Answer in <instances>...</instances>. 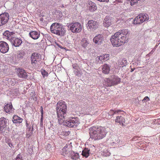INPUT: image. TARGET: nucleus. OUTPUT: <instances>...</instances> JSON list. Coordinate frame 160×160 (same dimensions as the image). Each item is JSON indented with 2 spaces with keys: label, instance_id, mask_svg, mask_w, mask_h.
<instances>
[{
  "label": "nucleus",
  "instance_id": "4468645a",
  "mask_svg": "<svg viewBox=\"0 0 160 160\" xmlns=\"http://www.w3.org/2000/svg\"><path fill=\"white\" fill-rule=\"evenodd\" d=\"M73 72L75 75L78 77H80L82 72L81 69L77 64H74L72 65Z\"/></svg>",
  "mask_w": 160,
  "mask_h": 160
},
{
  "label": "nucleus",
  "instance_id": "aec40b11",
  "mask_svg": "<svg viewBox=\"0 0 160 160\" xmlns=\"http://www.w3.org/2000/svg\"><path fill=\"white\" fill-rule=\"evenodd\" d=\"M112 21L111 18V17L109 16H106L105 17L103 21L104 25L105 27H108L112 24Z\"/></svg>",
  "mask_w": 160,
  "mask_h": 160
},
{
  "label": "nucleus",
  "instance_id": "39448f33",
  "mask_svg": "<svg viewBox=\"0 0 160 160\" xmlns=\"http://www.w3.org/2000/svg\"><path fill=\"white\" fill-rule=\"evenodd\" d=\"M80 123L77 118H72L68 120H63L62 123L63 125L69 127H76Z\"/></svg>",
  "mask_w": 160,
  "mask_h": 160
},
{
  "label": "nucleus",
  "instance_id": "6ab92c4d",
  "mask_svg": "<svg viewBox=\"0 0 160 160\" xmlns=\"http://www.w3.org/2000/svg\"><path fill=\"white\" fill-rule=\"evenodd\" d=\"M4 110L7 113H12L14 112V109L11 103L7 104L4 107Z\"/></svg>",
  "mask_w": 160,
  "mask_h": 160
},
{
  "label": "nucleus",
  "instance_id": "4be33fe9",
  "mask_svg": "<svg viewBox=\"0 0 160 160\" xmlns=\"http://www.w3.org/2000/svg\"><path fill=\"white\" fill-rule=\"evenodd\" d=\"M29 35L30 37L35 40L38 39L40 36L39 32L36 31H32L30 32L29 33Z\"/></svg>",
  "mask_w": 160,
  "mask_h": 160
},
{
  "label": "nucleus",
  "instance_id": "49530a36",
  "mask_svg": "<svg viewBox=\"0 0 160 160\" xmlns=\"http://www.w3.org/2000/svg\"><path fill=\"white\" fill-rule=\"evenodd\" d=\"M10 146H12V144H10Z\"/></svg>",
  "mask_w": 160,
  "mask_h": 160
},
{
  "label": "nucleus",
  "instance_id": "f8f14e48",
  "mask_svg": "<svg viewBox=\"0 0 160 160\" xmlns=\"http://www.w3.org/2000/svg\"><path fill=\"white\" fill-rule=\"evenodd\" d=\"M9 19L8 13L5 12L0 15V26L6 24Z\"/></svg>",
  "mask_w": 160,
  "mask_h": 160
},
{
  "label": "nucleus",
  "instance_id": "a19ab883",
  "mask_svg": "<svg viewBox=\"0 0 160 160\" xmlns=\"http://www.w3.org/2000/svg\"><path fill=\"white\" fill-rule=\"evenodd\" d=\"M157 122H158V123H159V124H160V118L157 119Z\"/></svg>",
  "mask_w": 160,
  "mask_h": 160
},
{
  "label": "nucleus",
  "instance_id": "cd10ccee",
  "mask_svg": "<svg viewBox=\"0 0 160 160\" xmlns=\"http://www.w3.org/2000/svg\"><path fill=\"white\" fill-rule=\"evenodd\" d=\"M117 122L119 123L120 124L122 125L125 122L124 118L122 116H118L115 120Z\"/></svg>",
  "mask_w": 160,
  "mask_h": 160
},
{
  "label": "nucleus",
  "instance_id": "a878e982",
  "mask_svg": "<svg viewBox=\"0 0 160 160\" xmlns=\"http://www.w3.org/2000/svg\"><path fill=\"white\" fill-rule=\"evenodd\" d=\"M102 72L103 73L108 74L110 70V66L107 64H105L102 66Z\"/></svg>",
  "mask_w": 160,
  "mask_h": 160
},
{
  "label": "nucleus",
  "instance_id": "4c0bfd02",
  "mask_svg": "<svg viewBox=\"0 0 160 160\" xmlns=\"http://www.w3.org/2000/svg\"><path fill=\"white\" fill-rule=\"evenodd\" d=\"M43 118V116H42V115H41V118H40V124H42Z\"/></svg>",
  "mask_w": 160,
  "mask_h": 160
},
{
  "label": "nucleus",
  "instance_id": "8fccbe9b",
  "mask_svg": "<svg viewBox=\"0 0 160 160\" xmlns=\"http://www.w3.org/2000/svg\"><path fill=\"white\" fill-rule=\"evenodd\" d=\"M133 71V70H132V72Z\"/></svg>",
  "mask_w": 160,
  "mask_h": 160
},
{
  "label": "nucleus",
  "instance_id": "c756f323",
  "mask_svg": "<svg viewBox=\"0 0 160 160\" xmlns=\"http://www.w3.org/2000/svg\"><path fill=\"white\" fill-rule=\"evenodd\" d=\"M81 45L84 48H86L89 44L88 41L86 38H83L81 41Z\"/></svg>",
  "mask_w": 160,
  "mask_h": 160
},
{
  "label": "nucleus",
  "instance_id": "37998d69",
  "mask_svg": "<svg viewBox=\"0 0 160 160\" xmlns=\"http://www.w3.org/2000/svg\"><path fill=\"white\" fill-rule=\"evenodd\" d=\"M150 54H149V53H148V54L147 55H146V56L147 57H148V56H150Z\"/></svg>",
  "mask_w": 160,
  "mask_h": 160
},
{
  "label": "nucleus",
  "instance_id": "f3484780",
  "mask_svg": "<svg viewBox=\"0 0 160 160\" xmlns=\"http://www.w3.org/2000/svg\"><path fill=\"white\" fill-rule=\"evenodd\" d=\"M103 36L100 34H99L95 36L93 38V41L96 44H100L103 40Z\"/></svg>",
  "mask_w": 160,
  "mask_h": 160
},
{
  "label": "nucleus",
  "instance_id": "b1692460",
  "mask_svg": "<svg viewBox=\"0 0 160 160\" xmlns=\"http://www.w3.org/2000/svg\"><path fill=\"white\" fill-rule=\"evenodd\" d=\"M12 121L15 123H20L22 122V119L17 115H14L13 117Z\"/></svg>",
  "mask_w": 160,
  "mask_h": 160
},
{
  "label": "nucleus",
  "instance_id": "9b49d317",
  "mask_svg": "<svg viewBox=\"0 0 160 160\" xmlns=\"http://www.w3.org/2000/svg\"><path fill=\"white\" fill-rule=\"evenodd\" d=\"M31 63L33 65L38 64V62H39L41 60L40 54L37 53H33L31 57Z\"/></svg>",
  "mask_w": 160,
  "mask_h": 160
},
{
  "label": "nucleus",
  "instance_id": "f257e3e1",
  "mask_svg": "<svg viewBox=\"0 0 160 160\" xmlns=\"http://www.w3.org/2000/svg\"><path fill=\"white\" fill-rule=\"evenodd\" d=\"M128 29H123L115 33L110 38L112 45L117 47L126 43L128 39Z\"/></svg>",
  "mask_w": 160,
  "mask_h": 160
},
{
  "label": "nucleus",
  "instance_id": "c03bdc74",
  "mask_svg": "<svg viewBox=\"0 0 160 160\" xmlns=\"http://www.w3.org/2000/svg\"><path fill=\"white\" fill-rule=\"evenodd\" d=\"M151 55L152 54V53L151 52L149 53Z\"/></svg>",
  "mask_w": 160,
  "mask_h": 160
},
{
  "label": "nucleus",
  "instance_id": "412c9836",
  "mask_svg": "<svg viewBox=\"0 0 160 160\" xmlns=\"http://www.w3.org/2000/svg\"><path fill=\"white\" fill-rule=\"evenodd\" d=\"M109 58V54H103L99 57H98L96 58L97 60L98 59L100 61V62H99V61H98L99 63H101L102 60L106 61L108 60Z\"/></svg>",
  "mask_w": 160,
  "mask_h": 160
},
{
  "label": "nucleus",
  "instance_id": "393cba45",
  "mask_svg": "<svg viewBox=\"0 0 160 160\" xmlns=\"http://www.w3.org/2000/svg\"><path fill=\"white\" fill-rule=\"evenodd\" d=\"M69 152V156L72 159L77 160V159L79 158V155L78 153H75L71 151Z\"/></svg>",
  "mask_w": 160,
  "mask_h": 160
},
{
  "label": "nucleus",
  "instance_id": "c85d7f7f",
  "mask_svg": "<svg viewBox=\"0 0 160 160\" xmlns=\"http://www.w3.org/2000/svg\"><path fill=\"white\" fill-rule=\"evenodd\" d=\"M127 61L124 59H120L118 61V67H117L118 68H120L123 65L124 66H125L127 65Z\"/></svg>",
  "mask_w": 160,
  "mask_h": 160
},
{
  "label": "nucleus",
  "instance_id": "a211bd4d",
  "mask_svg": "<svg viewBox=\"0 0 160 160\" xmlns=\"http://www.w3.org/2000/svg\"><path fill=\"white\" fill-rule=\"evenodd\" d=\"M18 75L19 77L23 78H26L28 77L27 73L25 70L22 69H19L18 70Z\"/></svg>",
  "mask_w": 160,
  "mask_h": 160
},
{
  "label": "nucleus",
  "instance_id": "20e7f679",
  "mask_svg": "<svg viewBox=\"0 0 160 160\" xmlns=\"http://www.w3.org/2000/svg\"><path fill=\"white\" fill-rule=\"evenodd\" d=\"M50 30L52 33L60 36H63L66 32V30L63 26L58 23H52L50 27Z\"/></svg>",
  "mask_w": 160,
  "mask_h": 160
},
{
  "label": "nucleus",
  "instance_id": "79ce46f5",
  "mask_svg": "<svg viewBox=\"0 0 160 160\" xmlns=\"http://www.w3.org/2000/svg\"><path fill=\"white\" fill-rule=\"evenodd\" d=\"M29 125V124L27 122L26 123V126L27 127Z\"/></svg>",
  "mask_w": 160,
  "mask_h": 160
},
{
  "label": "nucleus",
  "instance_id": "ea45409f",
  "mask_svg": "<svg viewBox=\"0 0 160 160\" xmlns=\"http://www.w3.org/2000/svg\"><path fill=\"white\" fill-rule=\"evenodd\" d=\"M41 115H42L43 116V108L42 107H41Z\"/></svg>",
  "mask_w": 160,
  "mask_h": 160
},
{
  "label": "nucleus",
  "instance_id": "f704fd0d",
  "mask_svg": "<svg viewBox=\"0 0 160 160\" xmlns=\"http://www.w3.org/2000/svg\"><path fill=\"white\" fill-rule=\"evenodd\" d=\"M41 73L43 77L47 76L48 75V73L44 70H42L41 71Z\"/></svg>",
  "mask_w": 160,
  "mask_h": 160
},
{
  "label": "nucleus",
  "instance_id": "de8ad7c7",
  "mask_svg": "<svg viewBox=\"0 0 160 160\" xmlns=\"http://www.w3.org/2000/svg\"><path fill=\"white\" fill-rule=\"evenodd\" d=\"M59 47L60 48H62L61 47H59Z\"/></svg>",
  "mask_w": 160,
  "mask_h": 160
},
{
  "label": "nucleus",
  "instance_id": "3c124183",
  "mask_svg": "<svg viewBox=\"0 0 160 160\" xmlns=\"http://www.w3.org/2000/svg\"><path fill=\"white\" fill-rule=\"evenodd\" d=\"M133 71V70H132V72Z\"/></svg>",
  "mask_w": 160,
  "mask_h": 160
},
{
  "label": "nucleus",
  "instance_id": "7ed1b4c3",
  "mask_svg": "<svg viewBox=\"0 0 160 160\" xmlns=\"http://www.w3.org/2000/svg\"><path fill=\"white\" fill-rule=\"evenodd\" d=\"M56 110L59 123L62 124L63 120L67 115V107L65 102L62 101H59L57 104Z\"/></svg>",
  "mask_w": 160,
  "mask_h": 160
},
{
  "label": "nucleus",
  "instance_id": "2eb2a0df",
  "mask_svg": "<svg viewBox=\"0 0 160 160\" xmlns=\"http://www.w3.org/2000/svg\"><path fill=\"white\" fill-rule=\"evenodd\" d=\"M4 38L9 40L10 42L11 40L15 36V33L13 32H10L8 31H6L3 33Z\"/></svg>",
  "mask_w": 160,
  "mask_h": 160
},
{
  "label": "nucleus",
  "instance_id": "09e8293b",
  "mask_svg": "<svg viewBox=\"0 0 160 160\" xmlns=\"http://www.w3.org/2000/svg\"><path fill=\"white\" fill-rule=\"evenodd\" d=\"M133 71V70H132V72Z\"/></svg>",
  "mask_w": 160,
  "mask_h": 160
},
{
  "label": "nucleus",
  "instance_id": "473e14b6",
  "mask_svg": "<svg viewBox=\"0 0 160 160\" xmlns=\"http://www.w3.org/2000/svg\"><path fill=\"white\" fill-rule=\"evenodd\" d=\"M26 55V53L25 52L22 51L20 52H19L17 55V57L18 58H22L23 57Z\"/></svg>",
  "mask_w": 160,
  "mask_h": 160
},
{
  "label": "nucleus",
  "instance_id": "58836bf2",
  "mask_svg": "<svg viewBox=\"0 0 160 160\" xmlns=\"http://www.w3.org/2000/svg\"><path fill=\"white\" fill-rule=\"evenodd\" d=\"M15 92H16V93H15V94L17 95L18 94V89H15Z\"/></svg>",
  "mask_w": 160,
  "mask_h": 160
},
{
  "label": "nucleus",
  "instance_id": "dca6fc26",
  "mask_svg": "<svg viewBox=\"0 0 160 160\" xmlns=\"http://www.w3.org/2000/svg\"><path fill=\"white\" fill-rule=\"evenodd\" d=\"M12 45L15 47L19 46L22 43V41L21 39L14 37L10 41Z\"/></svg>",
  "mask_w": 160,
  "mask_h": 160
},
{
  "label": "nucleus",
  "instance_id": "f03ea898",
  "mask_svg": "<svg viewBox=\"0 0 160 160\" xmlns=\"http://www.w3.org/2000/svg\"><path fill=\"white\" fill-rule=\"evenodd\" d=\"M89 131L90 138L95 140L103 138L107 133L105 128L103 127H92L90 128Z\"/></svg>",
  "mask_w": 160,
  "mask_h": 160
},
{
  "label": "nucleus",
  "instance_id": "72a5a7b5",
  "mask_svg": "<svg viewBox=\"0 0 160 160\" xmlns=\"http://www.w3.org/2000/svg\"><path fill=\"white\" fill-rule=\"evenodd\" d=\"M145 0H131V6H132L137 3L138 1L143 2Z\"/></svg>",
  "mask_w": 160,
  "mask_h": 160
},
{
  "label": "nucleus",
  "instance_id": "a18cd8bd",
  "mask_svg": "<svg viewBox=\"0 0 160 160\" xmlns=\"http://www.w3.org/2000/svg\"><path fill=\"white\" fill-rule=\"evenodd\" d=\"M9 146L10 147H11V146H10V144H9Z\"/></svg>",
  "mask_w": 160,
  "mask_h": 160
},
{
  "label": "nucleus",
  "instance_id": "423d86ee",
  "mask_svg": "<svg viewBox=\"0 0 160 160\" xmlns=\"http://www.w3.org/2000/svg\"><path fill=\"white\" fill-rule=\"evenodd\" d=\"M149 16L147 14L141 13L136 17L134 20V24H140L149 20Z\"/></svg>",
  "mask_w": 160,
  "mask_h": 160
},
{
  "label": "nucleus",
  "instance_id": "bb28decb",
  "mask_svg": "<svg viewBox=\"0 0 160 160\" xmlns=\"http://www.w3.org/2000/svg\"><path fill=\"white\" fill-rule=\"evenodd\" d=\"M90 149L86 148L82 150V155L83 157L87 158L90 155Z\"/></svg>",
  "mask_w": 160,
  "mask_h": 160
},
{
  "label": "nucleus",
  "instance_id": "ddd939ff",
  "mask_svg": "<svg viewBox=\"0 0 160 160\" xmlns=\"http://www.w3.org/2000/svg\"><path fill=\"white\" fill-rule=\"evenodd\" d=\"M8 44L5 42H0V51L2 53L7 52L9 50Z\"/></svg>",
  "mask_w": 160,
  "mask_h": 160
},
{
  "label": "nucleus",
  "instance_id": "9d476101",
  "mask_svg": "<svg viewBox=\"0 0 160 160\" xmlns=\"http://www.w3.org/2000/svg\"><path fill=\"white\" fill-rule=\"evenodd\" d=\"M88 29L90 31H94L97 28L99 23L97 21L93 20H89L88 22Z\"/></svg>",
  "mask_w": 160,
  "mask_h": 160
},
{
  "label": "nucleus",
  "instance_id": "c9c22d12",
  "mask_svg": "<svg viewBox=\"0 0 160 160\" xmlns=\"http://www.w3.org/2000/svg\"><path fill=\"white\" fill-rule=\"evenodd\" d=\"M15 160H23V159L21 155L19 154L15 158Z\"/></svg>",
  "mask_w": 160,
  "mask_h": 160
},
{
  "label": "nucleus",
  "instance_id": "5701e85b",
  "mask_svg": "<svg viewBox=\"0 0 160 160\" xmlns=\"http://www.w3.org/2000/svg\"><path fill=\"white\" fill-rule=\"evenodd\" d=\"M89 5V9L91 12H93L97 9V7L95 3L90 1H88Z\"/></svg>",
  "mask_w": 160,
  "mask_h": 160
},
{
  "label": "nucleus",
  "instance_id": "6e6552de",
  "mask_svg": "<svg viewBox=\"0 0 160 160\" xmlns=\"http://www.w3.org/2000/svg\"><path fill=\"white\" fill-rule=\"evenodd\" d=\"M120 78L117 76H113L111 78H108L107 79V85L108 86H111L118 84L120 82Z\"/></svg>",
  "mask_w": 160,
  "mask_h": 160
},
{
  "label": "nucleus",
  "instance_id": "7c9ffc66",
  "mask_svg": "<svg viewBox=\"0 0 160 160\" xmlns=\"http://www.w3.org/2000/svg\"><path fill=\"white\" fill-rule=\"evenodd\" d=\"M121 111L119 110H111L108 113V114L110 116L108 117V118H111L112 116H113L114 114L118 113L119 112H121Z\"/></svg>",
  "mask_w": 160,
  "mask_h": 160
},
{
  "label": "nucleus",
  "instance_id": "1a4fd4ad",
  "mask_svg": "<svg viewBox=\"0 0 160 160\" xmlns=\"http://www.w3.org/2000/svg\"><path fill=\"white\" fill-rule=\"evenodd\" d=\"M7 120L4 117L0 119V132H5L7 128Z\"/></svg>",
  "mask_w": 160,
  "mask_h": 160
},
{
  "label": "nucleus",
  "instance_id": "0eeeda50",
  "mask_svg": "<svg viewBox=\"0 0 160 160\" xmlns=\"http://www.w3.org/2000/svg\"><path fill=\"white\" fill-rule=\"evenodd\" d=\"M68 28L73 32H79L82 30L81 25L78 22L72 23L68 26Z\"/></svg>",
  "mask_w": 160,
  "mask_h": 160
},
{
  "label": "nucleus",
  "instance_id": "e433bc0d",
  "mask_svg": "<svg viewBox=\"0 0 160 160\" xmlns=\"http://www.w3.org/2000/svg\"><path fill=\"white\" fill-rule=\"evenodd\" d=\"M149 98L148 96H146L143 98V99L142 100V102H145L146 101H149Z\"/></svg>",
  "mask_w": 160,
  "mask_h": 160
},
{
  "label": "nucleus",
  "instance_id": "2f4dec72",
  "mask_svg": "<svg viewBox=\"0 0 160 160\" xmlns=\"http://www.w3.org/2000/svg\"><path fill=\"white\" fill-rule=\"evenodd\" d=\"M68 145H66V146H65L63 149H62V151H63V152H62L61 153V154L65 156L67 153H68V151H69V150H68L67 149V148L68 146ZM68 154V153H67Z\"/></svg>",
  "mask_w": 160,
  "mask_h": 160
}]
</instances>
